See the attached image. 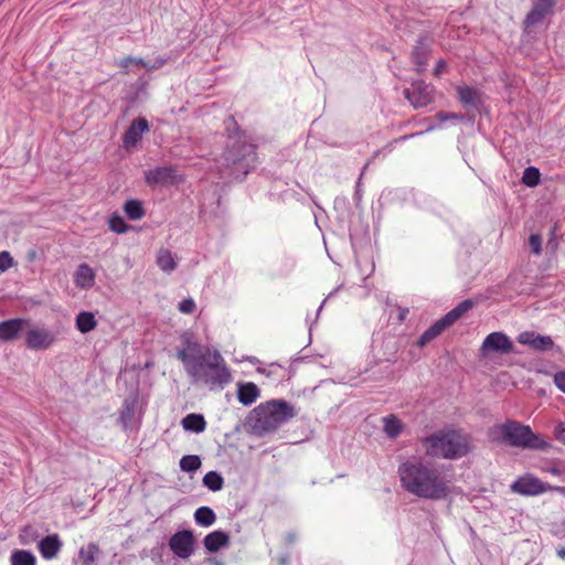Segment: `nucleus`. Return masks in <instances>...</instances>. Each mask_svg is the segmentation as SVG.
Listing matches in <instances>:
<instances>
[{
    "label": "nucleus",
    "mask_w": 565,
    "mask_h": 565,
    "mask_svg": "<svg viewBox=\"0 0 565 565\" xmlns=\"http://www.w3.org/2000/svg\"><path fill=\"white\" fill-rule=\"evenodd\" d=\"M403 489L418 498L440 501L455 493L451 476L422 460H407L398 467Z\"/></svg>",
    "instance_id": "f257e3e1"
},
{
    "label": "nucleus",
    "mask_w": 565,
    "mask_h": 565,
    "mask_svg": "<svg viewBox=\"0 0 565 565\" xmlns=\"http://www.w3.org/2000/svg\"><path fill=\"white\" fill-rule=\"evenodd\" d=\"M186 348L177 350V358L183 364L192 383H203L210 388H224L232 381V374L224 358L217 350H210L196 342L185 341Z\"/></svg>",
    "instance_id": "f03ea898"
},
{
    "label": "nucleus",
    "mask_w": 565,
    "mask_h": 565,
    "mask_svg": "<svg viewBox=\"0 0 565 565\" xmlns=\"http://www.w3.org/2000/svg\"><path fill=\"white\" fill-rule=\"evenodd\" d=\"M226 130L228 131L226 149L217 163V170L222 179L243 181L254 167L255 146L246 141L245 135L238 129L233 117L226 121Z\"/></svg>",
    "instance_id": "7ed1b4c3"
},
{
    "label": "nucleus",
    "mask_w": 565,
    "mask_h": 565,
    "mask_svg": "<svg viewBox=\"0 0 565 565\" xmlns=\"http://www.w3.org/2000/svg\"><path fill=\"white\" fill-rule=\"evenodd\" d=\"M427 456L443 459H459L471 451L470 437L457 429H441L422 440Z\"/></svg>",
    "instance_id": "20e7f679"
},
{
    "label": "nucleus",
    "mask_w": 565,
    "mask_h": 565,
    "mask_svg": "<svg viewBox=\"0 0 565 565\" xmlns=\"http://www.w3.org/2000/svg\"><path fill=\"white\" fill-rule=\"evenodd\" d=\"M488 437L493 443H504L509 446L522 449L547 450L551 447V445L541 435L535 434L530 426L512 419L492 426L488 431Z\"/></svg>",
    "instance_id": "39448f33"
},
{
    "label": "nucleus",
    "mask_w": 565,
    "mask_h": 565,
    "mask_svg": "<svg viewBox=\"0 0 565 565\" xmlns=\"http://www.w3.org/2000/svg\"><path fill=\"white\" fill-rule=\"evenodd\" d=\"M297 415L295 407L284 399L259 404L252 412V429L258 436L275 431Z\"/></svg>",
    "instance_id": "423d86ee"
},
{
    "label": "nucleus",
    "mask_w": 565,
    "mask_h": 565,
    "mask_svg": "<svg viewBox=\"0 0 565 565\" xmlns=\"http://www.w3.org/2000/svg\"><path fill=\"white\" fill-rule=\"evenodd\" d=\"M404 96L414 108L426 107L434 100V88L423 79H417L404 89Z\"/></svg>",
    "instance_id": "0eeeda50"
},
{
    "label": "nucleus",
    "mask_w": 565,
    "mask_h": 565,
    "mask_svg": "<svg viewBox=\"0 0 565 565\" xmlns=\"http://www.w3.org/2000/svg\"><path fill=\"white\" fill-rule=\"evenodd\" d=\"M550 486L533 475L519 477L511 486L512 492L521 495H537L548 490Z\"/></svg>",
    "instance_id": "6e6552de"
},
{
    "label": "nucleus",
    "mask_w": 565,
    "mask_h": 565,
    "mask_svg": "<svg viewBox=\"0 0 565 565\" xmlns=\"http://www.w3.org/2000/svg\"><path fill=\"white\" fill-rule=\"evenodd\" d=\"M169 547L180 558L186 559L194 552V536L192 531L182 530L174 533L169 540Z\"/></svg>",
    "instance_id": "1a4fd4ad"
},
{
    "label": "nucleus",
    "mask_w": 565,
    "mask_h": 565,
    "mask_svg": "<svg viewBox=\"0 0 565 565\" xmlns=\"http://www.w3.org/2000/svg\"><path fill=\"white\" fill-rule=\"evenodd\" d=\"M55 334L45 328H32L25 333V344L34 351L47 350L55 342Z\"/></svg>",
    "instance_id": "9d476101"
},
{
    "label": "nucleus",
    "mask_w": 565,
    "mask_h": 565,
    "mask_svg": "<svg viewBox=\"0 0 565 565\" xmlns=\"http://www.w3.org/2000/svg\"><path fill=\"white\" fill-rule=\"evenodd\" d=\"M482 352H498L508 354L513 351V343L503 332H491L486 337L481 345Z\"/></svg>",
    "instance_id": "9b49d317"
},
{
    "label": "nucleus",
    "mask_w": 565,
    "mask_h": 565,
    "mask_svg": "<svg viewBox=\"0 0 565 565\" xmlns=\"http://www.w3.org/2000/svg\"><path fill=\"white\" fill-rule=\"evenodd\" d=\"M518 342L539 352H546L554 349V341L552 337L543 335L534 331L521 332L518 335Z\"/></svg>",
    "instance_id": "f8f14e48"
},
{
    "label": "nucleus",
    "mask_w": 565,
    "mask_h": 565,
    "mask_svg": "<svg viewBox=\"0 0 565 565\" xmlns=\"http://www.w3.org/2000/svg\"><path fill=\"white\" fill-rule=\"evenodd\" d=\"M555 0H540L534 3L532 10L526 14L524 24L526 28L541 23L548 14L553 12Z\"/></svg>",
    "instance_id": "ddd939ff"
},
{
    "label": "nucleus",
    "mask_w": 565,
    "mask_h": 565,
    "mask_svg": "<svg viewBox=\"0 0 565 565\" xmlns=\"http://www.w3.org/2000/svg\"><path fill=\"white\" fill-rule=\"evenodd\" d=\"M175 178V170L172 167H157L145 172V180L149 185L173 184Z\"/></svg>",
    "instance_id": "4468645a"
},
{
    "label": "nucleus",
    "mask_w": 565,
    "mask_h": 565,
    "mask_svg": "<svg viewBox=\"0 0 565 565\" xmlns=\"http://www.w3.org/2000/svg\"><path fill=\"white\" fill-rule=\"evenodd\" d=\"M458 99L468 109L480 111L482 106L481 93L470 86L457 87Z\"/></svg>",
    "instance_id": "2eb2a0df"
},
{
    "label": "nucleus",
    "mask_w": 565,
    "mask_h": 565,
    "mask_svg": "<svg viewBox=\"0 0 565 565\" xmlns=\"http://www.w3.org/2000/svg\"><path fill=\"white\" fill-rule=\"evenodd\" d=\"M149 129L148 121L145 118L135 119L125 131L122 142L125 147H134L141 139L142 134Z\"/></svg>",
    "instance_id": "dca6fc26"
},
{
    "label": "nucleus",
    "mask_w": 565,
    "mask_h": 565,
    "mask_svg": "<svg viewBox=\"0 0 565 565\" xmlns=\"http://www.w3.org/2000/svg\"><path fill=\"white\" fill-rule=\"evenodd\" d=\"M25 324L26 320L22 318H14L0 322V341H13L19 337Z\"/></svg>",
    "instance_id": "f3484780"
},
{
    "label": "nucleus",
    "mask_w": 565,
    "mask_h": 565,
    "mask_svg": "<svg viewBox=\"0 0 565 565\" xmlns=\"http://www.w3.org/2000/svg\"><path fill=\"white\" fill-rule=\"evenodd\" d=\"M454 322L448 319L445 315L443 318L431 324L419 338L417 344L424 347L429 343L433 339L437 338L445 329L450 327Z\"/></svg>",
    "instance_id": "a211bd4d"
},
{
    "label": "nucleus",
    "mask_w": 565,
    "mask_h": 565,
    "mask_svg": "<svg viewBox=\"0 0 565 565\" xmlns=\"http://www.w3.org/2000/svg\"><path fill=\"white\" fill-rule=\"evenodd\" d=\"M454 322L448 319L445 315L443 318L431 324L419 338L417 344L424 347L429 343L433 339L437 338L445 329L450 327Z\"/></svg>",
    "instance_id": "6ab92c4d"
},
{
    "label": "nucleus",
    "mask_w": 565,
    "mask_h": 565,
    "mask_svg": "<svg viewBox=\"0 0 565 565\" xmlns=\"http://www.w3.org/2000/svg\"><path fill=\"white\" fill-rule=\"evenodd\" d=\"M260 392L258 386L253 382L237 383V399L241 404L249 406L256 402Z\"/></svg>",
    "instance_id": "aec40b11"
},
{
    "label": "nucleus",
    "mask_w": 565,
    "mask_h": 565,
    "mask_svg": "<svg viewBox=\"0 0 565 565\" xmlns=\"http://www.w3.org/2000/svg\"><path fill=\"white\" fill-rule=\"evenodd\" d=\"M39 551L43 558H54L62 547V542L57 534L43 537L38 544Z\"/></svg>",
    "instance_id": "412c9836"
},
{
    "label": "nucleus",
    "mask_w": 565,
    "mask_h": 565,
    "mask_svg": "<svg viewBox=\"0 0 565 565\" xmlns=\"http://www.w3.org/2000/svg\"><path fill=\"white\" fill-rule=\"evenodd\" d=\"M429 46L424 38L417 40V43L412 52L413 62L416 65V71L422 73L428 65Z\"/></svg>",
    "instance_id": "4be33fe9"
},
{
    "label": "nucleus",
    "mask_w": 565,
    "mask_h": 565,
    "mask_svg": "<svg viewBox=\"0 0 565 565\" xmlns=\"http://www.w3.org/2000/svg\"><path fill=\"white\" fill-rule=\"evenodd\" d=\"M203 544L207 552L215 553L222 547L228 546L230 536L221 530L213 531L204 537Z\"/></svg>",
    "instance_id": "5701e85b"
},
{
    "label": "nucleus",
    "mask_w": 565,
    "mask_h": 565,
    "mask_svg": "<svg viewBox=\"0 0 565 565\" xmlns=\"http://www.w3.org/2000/svg\"><path fill=\"white\" fill-rule=\"evenodd\" d=\"M74 281L82 289H89L95 284V274L87 264H81L74 276Z\"/></svg>",
    "instance_id": "b1692460"
},
{
    "label": "nucleus",
    "mask_w": 565,
    "mask_h": 565,
    "mask_svg": "<svg viewBox=\"0 0 565 565\" xmlns=\"http://www.w3.org/2000/svg\"><path fill=\"white\" fill-rule=\"evenodd\" d=\"M182 427L184 430L193 431V433H202L206 428V422L203 415L201 414H188L181 420Z\"/></svg>",
    "instance_id": "393cba45"
},
{
    "label": "nucleus",
    "mask_w": 565,
    "mask_h": 565,
    "mask_svg": "<svg viewBox=\"0 0 565 565\" xmlns=\"http://www.w3.org/2000/svg\"><path fill=\"white\" fill-rule=\"evenodd\" d=\"M136 399H125L119 412V422L121 423L124 429H129L132 427V419L135 416L136 408Z\"/></svg>",
    "instance_id": "a878e982"
},
{
    "label": "nucleus",
    "mask_w": 565,
    "mask_h": 565,
    "mask_svg": "<svg viewBox=\"0 0 565 565\" xmlns=\"http://www.w3.org/2000/svg\"><path fill=\"white\" fill-rule=\"evenodd\" d=\"M99 554L100 550L98 545L93 542L82 546L78 551V557L82 565H94Z\"/></svg>",
    "instance_id": "bb28decb"
},
{
    "label": "nucleus",
    "mask_w": 565,
    "mask_h": 565,
    "mask_svg": "<svg viewBox=\"0 0 565 565\" xmlns=\"http://www.w3.org/2000/svg\"><path fill=\"white\" fill-rule=\"evenodd\" d=\"M157 265L162 271L167 274L172 273L177 268V262L174 259V256L169 249L166 248H161L158 252Z\"/></svg>",
    "instance_id": "cd10ccee"
},
{
    "label": "nucleus",
    "mask_w": 565,
    "mask_h": 565,
    "mask_svg": "<svg viewBox=\"0 0 565 565\" xmlns=\"http://www.w3.org/2000/svg\"><path fill=\"white\" fill-rule=\"evenodd\" d=\"M97 326V321L93 312L82 311L76 317V328L82 333L93 331Z\"/></svg>",
    "instance_id": "c85d7f7f"
},
{
    "label": "nucleus",
    "mask_w": 565,
    "mask_h": 565,
    "mask_svg": "<svg viewBox=\"0 0 565 565\" xmlns=\"http://www.w3.org/2000/svg\"><path fill=\"white\" fill-rule=\"evenodd\" d=\"M124 212L127 217L132 221H138L145 216V209L141 201L136 199L127 200L124 204Z\"/></svg>",
    "instance_id": "c756f323"
},
{
    "label": "nucleus",
    "mask_w": 565,
    "mask_h": 565,
    "mask_svg": "<svg viewBox=\"0 0 565 565\" xmlns=\"http://www.w3.org/2000/svg\"><path fill=\"white\" fill-rule=\"evenodd\" d=\"M215 520L216 515L210 507H200L194 512V521L201 526H211Z\"/></svg>",
    "instance_id": "7c9ffc66"
},
{
    "label": "nucleus",
    "mask_w": 565,
    "mask_h": 565,
    "mask_svg": "<svg viewBox=\"0 0 565 565\" xmlns=\"http://www.w3.org/2000/svg\"><path fill=\"white\" fill-rule=\"evenodd\" d=\"M384 431L391 438H396L403 428L402 422L395 415H388L383 418Z\"/></svg>",
    "instance_id": "2f4dec72"
},
{
    "label": "nucleus",
    "mask_w": 565,
    "mask_h": 565,
    "mask_svg": "<svg viewBox=\"0 0 565 565\" xmlns=\"http://www.w3.org/2000/svg\"><path fill=\"white\" fill-rule=\"evenodd\" d=\"M203 486L213 492L220 491L224 486V479L221 473L216 471H209L203 477Z\"/></svg>",
    "instance_id": "473e14b6"
},
{
    "label": "nucleus",
    "mask_w": 565,
    "mask_h": 565,
    "mask_svg": "<svg viewBox=\"0 0 565 565\" xmlns=\"http://www.w3.org/2000/svg\"><path fill=\"white\" fill-rule=\"evenodd\" d=\"M11 565H35V556L25 550H17L11 554Z\"/></svg>",
    "instance_id": "72a5a7b5"
},
{
    "label": "nucleus",
    "mask_w": 565,
    "mask_h": 565,
    "mask_svg": "<svg viewBox=\"0 0 565 565\" xmlns=\"http://www.w3.org/2000/svg\"><path fill=\"white\" fill-rule=\"evenodd\" d=\"M201 458L196 455H186L180 459V469L184 472H194L201 467Z\"/></svg>",
    "instance_id": "f704fd0d"
},
{
    "label": "nucleus",
    "mask_w": 565,
    "mask_h": 565,
    "mask_svg": "<svg viewBox=\"0 0 565 565\" xmlns=\"http://www.w3.org/2000/svg\"><path fill=\"white\" fill-rule=\"evenodd\" d=\"M472 307H473V301L470 299H466V300L459 302L454 309H451L446 315L448 316V319H450V321H452L455 323L459 318H461Z\"/></svg>",
    "instance_id": "c9c22d12"
},
{
    "label": "nucleus",
    "mask_w": 565,
    "mask_h": 565,
    "mask_svg": "<svg viewBox=\"0 0 565 565\" xmlns=\"http://www.w3.org/2000/svg\"><path fill=\"white\" fill-rule=\"evenodd\" d=\"M541 181L540 170L535 167H527L523 171L522 183L526 186H536Z\"/></svg>",
    "instance_id": "e433bc0d"
},
{
    "label": "nucleus",
    "mask_w": 565,
    "mask_h": 565,
    "mask_svg": "<svg viewBox=\"0 0 565 565\" xmlns=\"http://www.w3.org/2000/svg\"><path fill=\"white\" fill-rule=\"evenodd\" d=\"M108 223H109V228L117 234H124L129 228V226L125 222L124 217L117 213H114L110 215Z\"/></svg>",
    "instance_id": "4c0bfd02"
},
{
    "label": "nucleus",
    "mask_w": 565,
    "mask_h": 565,
    "mask_svg": "<svg viewBox=\"0 0 565 565\" xmlns=\"http://www.w3.org/2000/svg\"><path fill=\"white\" fill-rule=\"evenodd\" d=\"M529 245L533 254L541 255L542 253V237L540 234H531L529 237Z\"/></svg>",
    "instance_id": "58836bf2"
},
{
    "label": "nucleus",
    "mask_w": 565,
    "mask_h": 565,
    "mask_svg": "<svg viewBox=\"0 0 565 565\" xmlns=\"http://www.w3.org/2000/svg\"><path fill=\"white\" fill-rule=\"evenodd\" d=\"M195 307L196 305L192 298H185L178 305L179 310L185 315L192 313L195 310Z\"/></svg>",
    "instance_id": "ea45409f"
},
{
    "label": "nucleus",
    "mask_w": 565,
    "mask_h": 565,
    "mask_svg": "<svg viewBox=\"0 0 565 565\" xmlns=\"http://www.w3.org/2000/svg\"><path fill=\"white\" fill-rule=\"evenodd\" d=\"M13 265V258L11 257L9 252L0 253V270L6 271Z\"/></svg>",
    "instance_id": "a19ab883"
},
{
    "label": "nucleus",
    "mask_w": 565,
    "mask_h": 565,
    "mask_svg": "<svg viewBox=\"0 0 565 565\" xmlns=\"http://www.w3.org/2000/svg\"><path fill=\"white\" fill-rule=\"evenodd\" d=\"M553 382L555 386L565 394V371L555 373Z\"/></svg>",
    "instance_id": "79ce46f5"
},
{
    "label": "nucleus",
    "mask_w": 565,
    "mask_h": 565,
    "mask_svg": "<svg viewBox=\"0 0 565 565\" xmlns=\"http://www.w3.org/2000/svg\"><path fill=\"white\" fill-rule=\"evenodd\" d=\"M554 435L556 439L563 444H565V422L558 423L554 428Z\"/></svg>",
    "instance_id": "37998d69"
},
{
    "label": "nucleus",
    "mask_w": 565,
    "mask_h": 565,
    "mask_svg": "<svg viewBox=\"0 0 565 565\" xmlns=\"http://www.w3.org/2000/svg\"><path fill=\"white\" fill-rule=\"evenodd\" d=\"M447 68L445 60H439L434 68V75L439 76Z\"/></svg>",
    "instance_id": "c03bdc74"
},
{
    "label": "nucleus",
    "mask_w": 565,
    "mask_h": 565,
    "mask_svg": "<svg viewBox=\"0 0 565 565\" xmlns=\"http://www.w3.org/2000/svg\"><path fill=\"white\" fill-rule=\"evenodd\" d=\"M134 57L127 56L118 62V66L124 68L126 73L128 72V67L132 64Z\"/></svg>",
    "instance_id": "a18cd8bd"
},
{
    "label": "nucleus",
    "mask_w": 565,
    "mask_h": 565,
    "mask_svg": "<svg viewBox=\"0 0 565 565\" xmlns=\"http://www.w3.org/2000/svg\"><path fill=\"white\" fill-rule=\"evenodd\" d=\"M132 63L136 64V65L142 66V67H145L147 70H153L156 67L154 65H150L143 58H136V57H134Z\"/></svg>",
    "instance_id": "49530a36"
},
{
    "label": "nucleus",
    "mask_w": 565,
    "mask_h": 565,
    "mask_svg": "<svg viewBox=\"0 0 565 565\" xmlns=\"http://www.w3.org/2000/svg\"><path fill=\"white\" fill-rule=\"evenodd\" d=\"M436 119H438V121H439L440 124H443V122H445V121L449 120V115H448V113H447V111H438V113L436 114Z\"/></svg>",
    "instance_id": "de8ad7c7"
},
{
    "label": "nucleus",
    "mask_w": 565,
    "mask_h": 565,
    "mask_svg": "<svg viewBox=\"0 0 565 565\" xmlns=\"http://www.w3.org/2000/svg\"><path fill=\"white\" fill-rule=\"evenodd\" d=\"M26 536H33V529L31 526H25L22 531L21 539L23 543H26L24 541V537Z\"/></svg>",
    "instance_id": "09e8293b"
},
{
    "label": "nucleus",
    "mask_w": 565,
    "mask_h": 565,
    "mask_svg": "<svg viewBox=\"0 0 565 565\" xmlns=\"http://www.w3.org/2000/svg\"><path fill=\"white\" fill-rule=\"evenodd\" d=\"M408 308H398V319L399 321H404L408 315Z\"/></svg>",
    "instance_id": "8fccbe9b"
},
{
    "label": "nucleus",
    "mask_w": 565,
    "mask_h": 565,
    "mask_svg": "<svg viewBox=\"0 0 565 565\" xmlns=\"http://www.w3.org/2000/svg\"><path fill=\"white\" fill-rule=\"evenodd\" d=\"M296 540H297V535H296L295 533H291V532H290V533H288V534L286 535V542H287V544H292V543H295V542H296Z\"/></svg>",
    "instance_id": "3c124183"
},
{
    "label": "nucleus",
    "mask_w": 565,
    "mask_h": 565,
    "mask_svg": "<svg viewBox=\"0 0 565 565\" xmlns=\"http://www.w3.org/2000/svg\"><path fill=\"white\" fill-rule=\"evenodd\" d=\"M448 115H449V120L450 119L461 120L463 118L462 115H459V114H456V113H448Z\"/></svg>",
    "instance_id": "603ef678"
},
{
    "label": "nucleus",
    "mask_w": 565,
    "mask_h": 565,
    "mask_svg": "<svg viewBox=\"0 0 565 565\" xmlns=\"http://www.w3.org/2000/svg\"><path fill=\"white\" fill-rule=\"evenodd\" d=\"M548 489L554 490V491L565 495V487H550Z\"/></svg>",
    "instance_id": "864d4df0"
},
{
    "label": "nucleus",
    "mask_w": 565,
    "mask_h": 565,
    "mask_svg": "<svg viewBox=\"0 0 565 565\" xmlns=\"http://www.w3.org/2000/svg\"><path fill=\"white\" fill-rule=\"evenodd\" d=\"M423 132H418V135H422ZM417 136V134H412V135H408V136H403L401 138H398L396 141H403V140H406V139H409V138H413Z\"/></svg>",
    "instance_id": "5fc2aeb1"
},
{
    "label": "nucleus",
    "mask_w": 565,
    "mask_h": 565,
    "mask_svg": "<svg viewBox=\"0 0 565 565\" xmlns=\"http://www.w3.org/2000/svg\"><path fill=\"white\" fill-rule=\"evenodd\" d=\"M355 199L356 200L361 199L360 182H358V184H356Z\"/></svg>",
    "instance_id": "6e6d98bb"
},
{
    "label": "nucleus",
    "mask_w": 565,
    "mask_h": 565,
    "mask_svg": "<svg viewBox=\"0 0 565 565\" xmlns=\"http://www.w3.org/2000/svg\"><path fill=\"white\" fill-rule=\"evenodd\" d=\"M557 555L561 558L565 559V547H562V548L557 550Z\"/></svg>",
    "instance_id": "4d7b16f0"
},
{
    "label": "nucleus",
    "mask_w": 565,
    "mask_h": 565,
    "mask_svg": "<svg viewBox=\"0 0 565 565\" xmlns=\"http://www.w3.org/2000/svg\"><path fill=\"white\" fill-rule=\"evenodd\" d=\"M550 471H551V473H553V475H558V473H559V470H558V469H556V468H552Z\"/></svg>",
    "instance_id": "13d9d810"
},
{
    "label": "nucleus",
    "mask_w": 565,
    "mask_h": 565,
    "mask_svg": "<svg viewBox=\"0 0 565 565\" xmlns=\"http://www.w3.org/2000/svg\"><path fill=\"white\" fill-rule=\"evenodd\" d=\"M287 562H288V557L287 556L281 557V564L282 565L287 564Z\"/></svg>",
    "instance_id": "bf43d9fd"
},
{
    "label": "nucleus",
    "mask_w": 565,
    "mask_h": 565,
    "mask_svg": "<svg viewBox=\"0 0 565 565\" xmlns=\"http://www.w3.org/2000/svg\"><path fill=\"white\" fill-rule=\"evenodd\" d=\"M166 63V60L161 58L158 61V66H162Z\"/></svg>",
    "instance_id": "052dcab7"
},
{
    "label": "nucleus",
    "mask_w": 565,
    "mask_h": 565,
    "mask_svg": "<svg viewBox=\"0 0 565 565\" xmlns=\"http://www.w3.org/2000/svg\"><path fill=\"white\" fill-rule=\"evenodd\" d=\"M322 307H323V302L320 305L318 312H320L322 310Z\"/></svg>",
    "instance_id": "680f3d73"
},
{
    "label": "nucleus",
    "mask_w": 565,
    "mask_h": 565,
    "mask_svg": "<svg viewBox=\"0 0 565 565\" xmlns=\"http://www.w3.org/2000/svg\"><path fill=\"white\" fill-rule=\"evenodd\" d=\"M434 128H435V127H434V126H431V127L427 128V131H430V130H433Z\"/></svg>",
    "instance_id": "e2e57ef3"
}]
</instances>
